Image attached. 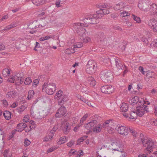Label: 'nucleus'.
Listing matches in <instances>:
<instances>
[{
  "label": "nucleus",
  "mask_w": 157,
  "mask_h": 157,
  "mask_svg": "<svg viewBox=\"0 0 157 157\" xmlns=\"http://www.w3.org/2000/svg\"><path fill=\"white\" fill-rule=\"evenodd\" d=\"M138 116L136 112L135 111L132 112L129 114V118L130 119H135Z\"/></svg>",
  "instance_id": "f704fd0d"
},
{
  "label": "nucleus",
  "mask_w": 157,
  "mask_h": 157,
  "mask_svg": "<svg viewBox=\"0 0 157 157\" xmlns=\"http://www.w3.org/2000/svg\"><path fill=\"white\" fill-rule=\"evenodd\" d=\"M70 129V127L69 125V124L66 122L63 129V132L65 134L69 132Z\"/></svg>",
  "instance_id": "473e14b6"
},
{
  "label": "nucleus",
  "mask_w": 157,
  "mask_h": 157,
  "mask_svg": "<svg viewBox=\"0 0 157 157\" xmlns=\"http://www.w3.org/2000/svg\"><path fill=\"white\" fill-rule=\"evenodd\" d=\"M130 15V13L126 11H124L123 12L121 13L120 14V16L122 17L129 16Z\"/></svg>",
  "instance_id": "58836bf2"
},
{
  "label": "nucleus",
  "mask_w": 157,
  "mask_h": 157,
  "mask_svg": "<svg viewBox=\"0 0 157 157\" xmlns=\"http://www.w3.org/2000/svg\"><path fill=\"white\" fill-rule=\"evenodd\" d=\"M108 9H102L104 14H107L109 13V10Z\"/></svg>",
  "instance_id": "e2e57ef3"
},
{
  "label": "nucleus",
  "mask_w": 157,
  "mask_h": 157,
  "mask_svg": "<svg viewBox=\"0 0 157 157\" xmlns=\"http://www.w3.org/2000/svg\"><path fill=\"white\" fill-rule=\"evenodd\" d=\"M66 112V109L64 106H62L57 110L55 115L57 117H60L63 116Z\"/></svg>",
  "instance_id": "4468645a"
},
{
  "label": "nucleus",
  "mask_w": 157,
  "mask_h": 157,
  "mask_svg": "<svg viewBox=\"0 0 157 157\" xmlns=\"http://www.w3.org/2000/svg\"><path fill=\"white\" fill-rule=\"evenodd\" d=\"M150 4L148 0H141L138 4V6L140 9L147 11L150 10Z\"/></svg>",
  "instance_id": "6e6552de"
},
{
  "label": "nucleus",
  "mask_w": 157,
  "mask_h": 157,
  "mask_svg": "<svg viewBox=\"0 0 157 157\" xmlns=\"http://www.w3.org/2000/svg\"><path fill=\"white\" fill-rule=\"evenodd\" d=\"M83 46V44L82 42H78L76 45H75L74 48H81Z\"/></svg>",
  "instance_id": "c03bdc74"
},
{
  "label": "nucleus",
  "mask_w": 157,
  "mask_h": 157,
  "mask_svg": "<svg viewBox=\"0 0 157 157\" xmlns=\"http://www.w3.org/2000/svg\"><path fill=\"white\" fill-rule=\"evenodd\" d=\"M138 141L146 147L144 149V152L147 155L153 151V149L157 146V143L150 138L144 136L142 134L139 135Z\"/></svg>",
  "instance_id": "f257e3e1"
},
{
  "label": "nucleus",
  "mask_w": 157,
  "mask_h": 157,
  "mask_svg": "<svg viewBox=\"0 0 157 157\" xmlns=\"http://www.w3.org/2000/svg\"><path fill=\"white\" fill-rule=\"evenodd\" d=\"M26 108L25 105H23L18 108L17 109V110L18 112L20 113H21Z\"/></svg>",
  "instance_id": "e433bc0d"
},
{
  "label": "nucleus",
  "mask_w": 157,
  "mask_h": 157,
  "mask_svg": "<svg viewBox=\"0 0 157 157\" xmlns=\"http://www.w3.org/2000/svg\"><path fill=\"white\" fill-rule=\"evenodd\" d=\"M54 37L53 35H51L49 36H44L45 40L49 39L50 38H53Z\"/></svg>",
  "instance_id": "680f3d73"
},
{
  "label": "nucleus",
  "mask_w": 157,
  "mask_h": 157,
  "mask_svg": "<svg viewBox=\"0 0 157 157\" xmlns=\"http://www.w3.org/2000/svg\"><path fill=\"white\" fill-rule=\"evenodd\" d=\"M144 102L143 101L140 105L136 107V112L139 117H142L145 113L149 112L148 107L144 104Z\"/></svg>",
  "instance_id": "423d86ee"
},
{
  "label": "nucleus",
  "mask_w": 157,
  "mask_h": 157,
  "mask_svg": "<svg viewBox=\"0 0 157 157\" xmlns=\"http://www.w3.org/2000/svg\"><path fill=\"white\" fill-rule=\"evenodd\" d=\"M8 81L11 82H15V75L11 76L10 78L8 79Z\"/></svg>",
  "instance_id": "49530a36"
},
{
  "label": "nucleus",
  "mask_w": 157,
  "mask_h": 157,
  "mask_svg": "<svg viewBox=\"0 0 157 157\" xmlns=\"http://www.w3.org/2000/svg\"><path fill=\"white\" fill-rule=\"evenodd\" d=\"M88 114L87 113L80 120V122L82 123L88 117Z\"/></svg>",
  "instance_id": "8fccbe9b"
},
{
  "label": "nucleus",
  "mask_w": 157,
  "mask_h": 157,
  "mask_svg": "<svg viewBox=\"0 0 157 157\" xmlns=\"http://www.w3.org/2000/svg\"><path fill=\"white\" fill-rule=\"evenodd\" d=\"M57 148V147H52L48 150L47 151V153L51 152L56 150Z\"/></svg>",
  "instance_id": "de8ad7c7"
},
{
  "label": "nucleus",
  "mask_w": 157,
  "mask_h": 157,
  "mask_svg": "<svg viewBox=\"0 0 157 157\" xmlns=\"http://www.w3.org/2000/svg\"><path fill=\"white\" fill-rule=\"evenodd\" d=\"M98 41L99 43L102 44H106L107 39L105 35L103 33L99 34L98 37Z\"/></svg>",
  "instance_id": "ddd939ff"
},
{
  "label": "nucleus",
  "mask_w": 157,
  "mask_h": 157,
  "mask_svg": "<svg viewBox=\"0 0 157 157\" xmlns=\"http://www.w3.org/2000/svg\"><path fill=\"white\" fill-rule=\"evenodd\" d=\"M128 104L125 103H123L120 107V110L121 112H125L128 111Z\"/></svg>",
  "instance_id": "5701e85b"
},
{
  "label": "nucleus",
  "mask_w": 157,
  "mask_h": 157,
  "mask_svg": "<svg viewBox=\"0 0 157 157\" xmlns=\"http://www.w3.org/2000/svg\"><path fill=\"white\" fill-rule=\"evenodd\" d=\"M100 18L97 14L90 15L87 17H85L84 19V22L87 24H94L96 23V18Z\"/></svg>",
  "instance_id": "1a4fd4ad"
},
{
  "label": "nucleus",
  "mask_w": 157,
  "mask_h": 157,
  "mask_svg": "<svg viewBox=\"0 0 157 157\" xmlns=\"http://www.w3.org/2000/svg\"><path fill=\"white\" fill-rule=\"evenodd\" d=\"M129 131L132 134V135L134 137H136L138 135L136 132L132 128H129Z\"/></svg>",
  "instance_id": "ea45409f"
},
{
  "label": "nucleus",
  "mask_w": 157,
  "mask_h": 157,
  "mask_svg": "<svg viewBox=\"0 0 157 157\" xmlns=\"http://www.w3.org/2000/svg\"><path fill=\"white\" fill-rule=\"evenodd\" d=\"M115 62L116 65L117 67L119 70L124 69L123 66L122 64L121 63L120 61L117 58L115 59Z\"/></svg>",
  "instance_id": "a878e982"
},
{
  "label": "nucleus",
  "mask_w": 157,
  "mask_h": 157,
  "mask_svg": "<svg viewBox=\"0 0 157 157\" xmlns=\"http://www.w3.org/2000/svg\"><path fill=\"white\" fill-rule=\"evenodd\" d=\"M54 135V133L53 131H50L49 134L44 138L43 141L44 142H48L49 141L53 138Z\"/></svg>",
  "instance_id": "4be33fe9"
},
{
  "label": "nucleus",
  "mask_w": 157,
  "mask_h": 157,
  "mask_svg": "<svg viewBox=\"0 0 157 157\" xmlns=\"http://www.w3.org/2000/svg\"><path fill=\"white\" fill-rule=\"evenodd\" d=\"M101 92L105 94H110L114 90L113 87L111 85H107L101 87Z\"/></svg>",
  "instance_id": "9b49d317"
},
{
  "label": "nucleus",
  "mask_w": 157,
  "mask_h": 157,
  "mask_svg": "<svg viewBox=\"0 0 157 157\" xmlns=\"http://www.w3.org/2000/svg\"><path fill=\"white\" fill-rule=\"evenodd\" d=\"M102 128L101 125L98 124V125L97 124L93 128V130L94 132L98 133L101 132Z\"/></svg>",
  "instance_id": "393cba45"
},
{
  "label": "nucleus",
  "mask_w": 157,
  "mask_h": 157,
  "mask_svg": "<svg viewBox=\"0 0 157 157\" xmlns=\"http://www.w3.org/2000/svg\"><path fill=\"white\" fill-rule=\"evenodd\" d=\"M110 7V6H109L107 4L105 3L104 4L101 5L100 6V7L101 9H104L105 8L109 9Z\"/></svg>",
  "instance_id": "79ce46f5"
},
{
  "label": "nucleus",
  "mask_w": 157,
  "mask_h": 157,
  "mask_svg": "<svg viewBox=\"0 0 157 157\" xmlns=\"http://www.w3.org/2000/svg\"><path fill=\"white\" fill-rule=\"evenodd\" d=\"M150 9L153 12L154 14L156 13L157 12V6L155 4H153L150 5Z\"/></svg>",
  "instance_id": "c85d7f7f"
},
{
  "label": "nucleus",
  "mask_w": 157,
  "mask_h": 157,
  "mask_svg": "<svg viewBox=\"0 0 157 157\" xmlns=\"http://www.w3.org/2000/svg\"><path fill=\"white\" fill-rule=\"evenodd\" d=\"M110 121H111V120H109L106 121L103 123L102 126V127L104 128L109 127L110 124L109 123Z\"/></svg>",
  "instance_id": "4c0bfd02"
},
{
  "label": "nucleus",
  "mask_w": 157,
  "mask_h": 157,
  "mask_svg": "<svg viewBox=\"0 0 157 157\" xmlns=\"http://www.w3.org/2000/svg\"><path fill=\"white\" fill-rule=\"evenodd\" d=\"M83 152V151L82 150H80L76 154V157H79L82 154Z\"/></svg>",
  "instance_id": "052dcab7"
},
{
  "label": "nucleus",
  "mask_w": 157,
  "mask_h": 157,
  "mask_svg": "<svg viewBox=\"0 0 157 157\" xmlns=\"http://www.w3.org/2000/svg\"><path fill=\"white\" fill-rule=\"evenodd\" d=\"M100 76L101 79L106 82L110 81L112 79L113 75L110 71H106L101 72Z\"/></svg>",
  "instance_id": "0eeeda50"
},
{
  "label": "nucleus",
  "mask_w": 157,
  "mask_h": 157,
  "mask_svg": "<svg viewBox=\"0 0 157 157\" xmlns=\"http://www.w3.org/2000/svg\"><path fill=\"white\" fill-rule=\"evenodd\" d=\"M123 69H124V71L123 73V75L124 76L125 74H126L127 73V72L128 71V67L125 65H124V66H123Z\"/></svg>",
  "instance_id": "6e6d98bb"
},
{
  "label": "nucleus",
  "mask_w": 157,
  "mask_h": 157,
  "mask_svg": "<svg viewBox=\"0 0 157 157\" xmlns=\"http://www.w3.org/2000/svg\"><path fill=\"white\" fill-rule=\"evenodd\" d=\"M24 145L25 146H27L30 144V141L27 139H25L24 141Z\"/></svg>",
  "instance_id": "864d4df0"
},
{
  "label": "nucleus",
  "mask_w": 157,
  "mask_h": 157,
  "mask_svg": "<svg viewBox=\"0 0 157 157\" xmlns=\"http://www.w3.org/2000/svg\"><path fill=\"white\" fill-rule=\"evenodd\" d=\"M39 80L38 79H36L34 80L33 81V87H35L39 83Z\"/></svg>",
  "instance_id": "4d7b16f0"
},
{
  "label": "nucleus",
  "mask_w": 157,
  "mask_h": 157,
  "mask_svg": "<svg viewBox=\"0 0 157 157\" xmlns=\"http://www.w3.org/2000/svg\"><path fill=\"white\" fill-rule=\"evenodd\" d=\"M88 83L91 86H94L96 83L94 79L92 77H89L87 78Z\"/></svg>",
  "instance_id": "b1692460"
},
{
  "label": "nucleus",
  "mask_w": 157,
  "mask_h": 157,
  "mask_svg": "<svg viewBox=\"0 0 157 157\" xmlns=\"http://www.w3.org/2000/svg\"><path fill=\"white\" fill-rule=\"evenodd\" d=\"M34 94V92L33 90H29L28 94V96L27 99L30 100L33 97Z\"/></svg>",
  "instance_id": "c756f323"
},
{
  "label": "nucleus",
  "mask_w": 157,
  "mask_h": 157,
  "mask_svg": "<svg viewBox=\"0 0 157 157\" xmlns=\"http://www.w3.org/2000/svg\"><path fill=\"white\" fill-rule=\"evenodd\" d=\"M113 29L115 30H118L120 31H122V29L120 26L118 25H116L113 26Z\"/></svg>",
  "instance_id": "0e129e2a"
},
{
  "label": "nucleus",
  "mask_w": 157,
  "mask_h": 157,
  "mask_svg": "<svg viewBox=\"0 0 157 157\" xmlns=\"http://www.w3.org/2000/svg\"><path fill=\"white\" fill-rule=\"evenodd\" d=\"M132 18L134 21H136V22L139 23L141 22L140 19V17L135 16L134 15H132Z\"/></svg>",
  "instance_id": "a19ab883"
},
{
  "label": "nucleus",
  "mask_w": 157,
  "mask_h": 157,
  "mask_svg": "<svg viewBox=\"0 0 157 157\" xmlns=\"http://www.w3.org/2000/svg\"><path fill=\"white\" fill-rule=\"evenodd\" d=\"M129 128L120 125L117 126L116 129L119 134L124 136L128 134Z\"/></svg>",
  "instance_id": "9d476101"
},
{
  "label": "nucleus",
  "mask_w": 157,
  "mask_h": 157,
  "mask_svg": "<svg viewBox=\"0 0 157 157\" xmlns=\"http://www.w3.org/2000/svg\"><path fill=\"white\" fill-rule=\"evenodd\" d=\"M10 69H8V68H5L2 71V75L4 77L9 76V75H10Z\"/></svg>",
  "instance_id": "bb28decb"
},
{
  "label": "nucleus",
  "mask_w": 157,
  "mask_h": 157,
  "mask_svg": "<svg viewBox=\"0 0 157 157\" xmlns=\"http://www.w3.org/2000/svg\"><path fill=\"white\" fill-rule=\"evenodd\" d=\"M17 93L14 90L10 91L8 92L6 94V97L11 98H14L17 96Z\"/></svg>",
  "instance_id": "412c9836"
},
{
  "label": "nucleus",
  "mask_w": 157,
  "mask_h": 157,
  "mask_svg": "<svg viewBox=\"0 0 157 157\" xmlns=\"http://www.w3.org/2000/svg\"><path fill=\"white\" fill-rule=\"evenodd\" d=\"M29 1H31L35 5L39 6L44 4L46 0H29Z\"/></svg>",
  "instance_id": "aec40b11"
},
{
  "label": "nucleus",
  "mask_w": 157,
  "mask_h": 157,
  "mask_svg": "<svg viewBox=\"0 0 157 157\" xmlns=\"http://www.w3.org/2000/svg\"><path fill=\"white\" fill-rule=\"evenodd\" d=\"M75 142L74 140H71L67 144V145L68 147H71L75 144Z\"/></svg>",
  "instance_id": "603ef678"
},
{
  "label": "nucleus",
  "mask_w": 157,
  "mask_h": 157,
  "mask_svg": "<svg viewBox=\"0 0 157 157\" xmlns=\"http://www.w3.org/2000/svg\"><path fill=\"white\" fill-rule=\"evenodd\" d=\"M24 74L23 72H19L15 75V83L17 85L21 84L24 81V79L23 78Z\"/></svg>",
  "instance_id": "f8f14e48"
},
{
  "label": "nucleus",
  "mask_w": 157,
  "mask_h": 157,
  "mask_svg": "<svg viewBox=\"0 0 157 157\" xmlns=\"http://www.w3.org/2000/svg\"><path fill=\"white\" fill-rule=\"evenodd\" d=\"M56 86L54 83H50L48 84L45 82L42 86L43 91H45L49 95H52L54 94L56 90Z\"/></svg>",
  "instance_id": "f03ea898"
},
{
  "label": "nucleus",
  "mask_w": 157,
  "mask_h": 157,
  "mask_svg": "<svg viewBox=\"0 0 157 157\" xmlns=\"http://www.w3.org/2000/svg\"><path fill=\"white\" fill-rule=\"evenodd\" d=\"M155 73L151 71H148L147 72L146 76L148 78H155Z\"/></svg>",
  "instance_id": "72a5a7b5"
},
{
  "label": "nucleus",
  "mask_w": 157,
  "mask_h": 157,
  "mask_svg": "<svg viewBox=\"0 0 157 157\" xmlns=\"http://www.w3.org/2000/svg\"><path fill=\"white\" fill-rule=\"evenodd\" d=\"M16 25L15 23H13L10 25H8L5 28L3 29V30L4 31L8 30L11 29L13 28L16 26Z\"/></svg>",
  "instance_id": "c9c22d12"
},
{
  "label": "nucleus",
  "mask_w": 157,
  "mask_h": 157,
  "mask_svg": "<svg viewBox=\"0 0 157 157\" xmlns=\"http://www.w3.org/2000/svg\"><path fill=\"white\" fill-rule=\"evenodd\" d=\"M118 17V14L117 13H113L111 15V17L115 19L117 18Z\"/></svg>",
  "instance_id": "338daca9"
},
{
  "label": "nucleus",
  "mask_w": 157,
  "mask_h": 157,
  "mask_svg": "<svg viewBox=\"0 0 157 157\" xmlns=\"http://www.w3.org/2000/svg\"><path fill=\"white\" fill-rule=\"evenodd\" d=\"M125 7V4L124 2H121L116 4L114 8L115 10H121Z\"/></svg>",
  "instance_id": "6ab92c4d"
},
{
  "label": "nucleus",
  "mask_w": 157,
  "mask_h": 157,
  "mask_svg": "<svg viewBox=\"0 0 157 157\" xmlns=\"http://www.w3.org/2000/svg\"><path fill=\"white\" fill-rule=\"evenodd\" d=\"M29 117L28 115H25L23 118V121L24 122H28L29 121Z\"/></svg>",
  "instance_id": "3c124183"
},
{
  "label": "nucleus",
  "mask_w": 157,
  "mask_h": 157,
  "mask_svg": "<svg viewBox=\"0 0 157 157\" xmlns=\"http://www.w3.org/2000/svg\"><path fill=\"white\" fill-rule=\"evenodd\" d=\"M59 98L58 100V103L59 105H62L64 103L68 101V98L67 95L63 94V91L59 90L56 94L55 96V98Z\"/></svg>",
  "instance_id": "20e7f679"
},
{
  "label": "nucleus",
  "mask_w": 157,
  "mask_h": 157,
  "mask_svg": "<svg viewBox=\"0 0 157 157\" xmlns=\"http://www.w3.org/2000/svg\"><path fill=\"white\" fill-rule=\"evenodd\" d=\"M60 0H58V1L56 2V5L57 7H60L61 5H60Z\"/></svg>",
  "instance_id": "774afa93"
},
{
  "label": "nucleus",
  "mask_w": 157,
  "mask_h": 157,
  "mask_svg": "<svg viewBox=\"0 0 157 157\" xmlns=\"http://www.w3.org/2000/svg\"><path fill=\"white\" fill-rule=\"evenodd\" d=\"M86 72L89 74H92L95 72V70L97 67L96 63L92 60L88 61L86 65Z\"/></svg>",
  "instance_id": "39448f33"
},
{
  "label": "nucleus",
  "mask_w": 157,
  "mask_h": 157,
  "mask_svg": "<svg viewBox=\"0 0 157 157\" xmlns=\"http://www.w3.org/2000/svg\"><path fill=\"white\" fill-rule=\"evenodd\" d=\"M77 153V151H76L74 150V149H71V150H70V151H69V156H71L72 155L71 154H72V155H76V154Z\"/></svg>",
  "instance_id": "a18cd8bd"
},
{
  "label": "nucleus",
  "mask_w": 157,
  "mask_h": 157,
  "mask_svg": "<svg viewBox=\"0 0 157 157\" xmlns=\"http://www.w3.org/2000/svg\"><path fill=\"white\" fill-rule=\"evenodd\" d=\"M139 70L140 71L143 75H144L145 72L144 71V68L142 66H140L139 67Z\"/></svg>",
  "instance_id": "bf43d9fd"
},
{
  "label": "nucleus",
  "mask_w": 157,
  "mask_h": 157,
  "mask_svg": "<svg viewBox=\"0 0 157 157\" xmlns=\"http://www.w3.org/2000/svg\"><path fill=\"white\" fill-rule=\"evenodd\" d=\"M3 116L5 119L9 120L11 118V113L8 111H5L3 113Z\"/></svg>",
  "instance_id": "cd10ccee"
},
{
  "label": "nucleus",
  "mask_w": 157,
  "mask_h": 157,
  "mask_svg": "<svg viewBox=\"0 0 157 157\" xmlns=\"http://www.w3.org/2000/svg\"><path fill=\"white\" fill-rule=\"evenodd\" d=\"M98 124V121L96 120H94L89 122L84 125L85 127L88 130L92 129Z\"/></svg>",
  "instance_id": "2eb2a0df"
},
{
  "label": "nucleus",
  "mask_w": 157,
  "mask_h": 157,
  "mask_svg": "<svg viewBox=\"0 0 157 157\" xmlns=\"http://www.w3.org/2000/svg\"><path fill=\"white\" fill-rule=\"evenodd\" d=\"M91 40L88 37H86L82 39V41L84 43H87L88 42L90 41Z\"/></svg>",
  "instance_id": "09e8293b"
},
{
  "label": "nucleus",
  "mask_w": 157,
  "mask_h": 157,
  "mask_svg": "<svg viewBox=\"0 0 157 157\" xmlns=\"http://www.w3.org/2000/svg\"><path fill=\"white\" fill-rule=\"evenodd\" d=\"M97 14L100 17V18L102 16H101V17H100L99 16V14H101L103 15V9H101L100 10L96 12V14Z\"/></svg>",
  "instance_id": "5fc2aeb1"
},
{
  "label": "nucleus",
  "mask_w": 157,
  "mask_h": 157,
  "mask_svg": "<svg viewBox=\"0 0 157 157\" xmlns=\"http://www.w3.org/2000/svg\"><path fill=\"white\" fill-rule=\"evenodd\" d=\"M73 28L77 33L81 37L82 36L86 33L85 29L83 27H87L88 25L80 23H74L73 24Z\"/></svg>",
  "instance_id": "7ed1b4c3"
},
{
  "label": "nucleus",
  "mask_w": 157,
  "mask_h": 157,
  "mask_svg": "<svg viewBox=\"0 0 157 157\" xmlns=\"http://www.w3.org/2000/svg\"><path fill=\"white\" fill-rule=\"evenodd\" d=\"M41 114H43V116L40 115L41 116V117L42 118H44V117L47 115V114H46V112L44 110L42 111L40 113Z\"/></svg>",
  "instance_id": "69168bd1"
},
{
  "label": "nucleus",
  "mask_w": 157,
  "mask_h": 157,
  "mask_svg": "<svg viewBox=\"0 0 157 157\" xmlns=\"http://www.w3.org/2000/svg\"><path fill=\"white\" fill-rule=\"evenodd\" d=\"M129 103L131 104L134 105L138 104L139 105L142 103V102L141 101H139V98L137 96H135L131 99L129 101Z\"/></svg>",
  "instance_id": "f3484780"
},
{
  "label": "nucleus",
  "mask_w": 157,
  "mask_h": 157,
  "mask_svg": "<svg viewBox=\"0 0 157 157\" xmlns=\"http://www.w3.org/2000/svg\"><path fill=\"white\" fill-rule=\"evenodd\" d=\"M27 126L26 124L21 123L18 124L17 127V129L16 131L18 132H21Z\"/></svg>",
  "instance_id": "a211bd4d"
},
{
  "label": "nucleus",
  "mask_w": 157,
  "mask_h": 157,
  "mask_svg": "<svg viewBox=\"0 0 157 157\" xmlns=\"http://www.w3.org/2000/svg\"><path fill=\"white\" fill-rule=\"evenodd\" d=\"M32 82V80L30 78H27L25 79L24 81V83L26 85H29Z\"/></svg>",
  "instance_id": "37998d69"
},
{
  "label": "nucleus",
  "mask_w": 157,
  "mask_h": 157,
  "mask_svg": "<svg viewBox=\"0 0 157 157\" xmlns=\"http://www.w3.org/2000/svg\"><path fill=\"white\" fill-rule=\"evenodd\" d=\"M36 22V21H34L32 22H30L28 25V28L29 29H36L35 27H37L36 25V24H35Z\"/></svg>",
  "instance_id": "7c9ffc66"
},
{
  "label": "nucleus",
  "mask_w": 157,
  "mask_h": 157,
  "mask_svg": "<svg viewBox=\"0 0 157 157\" xmlns=\"http://www.w3.org/2000/svg\"><path fill=\"white\" fill-rule=\"evenodd\" d=\"M154 113L155 115L157 116V101H155L154 105Z\"/></svg>",
  "instance_id": "13d9d810"
},
{
  "label": "nucleus",
  "mask_w": 157,
  "mask_h": 157,
  "mask_svg": "<svg viewBox=\"0 0 157 157\" xmlns=\"http://www.w3.org/2000/svg\"><path fill=\"white\" fill-rule=\"evenodd\" d=\"M68 140L67 137L65 136L61 137L58 143L59 144H63L66 142Z\"/></svg>",
  "instance_id": "2f4dec72"
},
{
  "label": "nucleus",
  "mask_w": 157,
  "mask_h": 157,
  "mask_svg": "<svg viewBox=\"0 0 157 157\" xmlns=\"http://www.w3.org/2000/svg\"><path fill=\"white\" fill-rule=\"evenodd\" d=\"M149 25L155 32L157 31V21L154 19H151L149 22Z\"/></svg>",
  "instance_id": "dca6fc26"
}]
</instances>
